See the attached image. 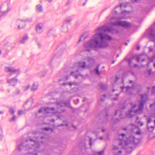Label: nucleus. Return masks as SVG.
<instances>
[{
	"mask_svg": "<svg viewBox=\"0 0 155 155\" xmlns=\"http://www.w3.org/2000/svg\"><path fill=\"white\" fill-rule=\"evenodd\" d=\"M126 7L124 4H120V6H117L114 9H113L111 13L114 16L117 15L120 12L122 7Z\"/></svg>",
	"mask_w": 155,
	"mask_h": 155,
	"instance_id": "obj_12",
	"label": "nucleus"
},
{
	"mask_svg": "<svg viewBox=\"0 0 155 155\" xmlns=\"http://www.w3.org/2000/svg\"><path fill=\"white\" fill-rule=\"evenodd\" d=\"M60 51H58L57 53V54H60V55H61V54H60Z\"/></svg>",
	"mask_w": 155,
	"mask_h": 155,
	"instance_id": "obj_57",
	"label": "nucleus"
},
{
	"mask_svg": "<svg viewBox=\"0 0 155 155\" xmlns=\"http://www.w3.org/2000/svg\"><path fill=\"white\" fill-rule=\"evenodd\" d=\"M43 129L45 131H50L51 132H52L53 131V129L49 127H45L43 128Z\"/></svg>",
	"mask_w": 155,
	"mask_h": 155,
	"instance_id": "obj_29",
	"label": "nucleus"
},
{
	"mask_svg": "<svg viewBox=\"0 0 155 155\" xmlns=\"http://www.w3.org/2000/svg\"><path fill=\"white\" fill-rule=\"evenodd\" d=\"M128 61H129V64L130 66H131V64L132 63V60L131 59H129Z\"/></svg>",
	"mask_w": 155,
	"mask_h": 155,
	"instance_id": "obj_43",
	"label": "nucleus"
},
{
	"mask_svg": "<svg viewBox=\"0 0 155 155\" xmlns=\"http://www.w3.org/2000/svg\"><path fill=\"white\" fill-rule=\"evenodd\" d=\"M131 11H127L124 10L121 12V16L120 17H111L110 15L107 19L110 20V24L112 25L121 26L125 28H128L131 26V24L128 22L120 21L121 19L127 18L130 17V15L132 13Z\"/></svg>",
	"mask_w": 155,
	"mask_h": 155,
	"instance_id": "obj_3",
	"label": "nucleus"
},
{
	"mask_svg": "<svg viewBox=\"0 0 155 155\" xmlns=\"http://www.w3.org/2000/svg\"><path fill=\"white\" fill-rule=\"evenodd\" d=\"M3 113V111H0V114H2Z\"/></svg>",
	"mask_w": 155,
	"mask_h": 155,
	"instance_id": "obj_61",
	"label": "nucleus"
},
{
	"mask_svg": "<svg viewBox=\"0 0 155 155\" xmlns=\"http://www.w3.org/2000/svg\"><path fill=\"white\" fill-rule=\"evenodd\" d=\"M38 84L37 83H34L31 88V90L33 91H35L38 88Z\"/></svg>",
	"mask_w": 155,
	"mask_h": 155,
	"instance_id": "obj_21",
	"label": "nucleus"
},
{
	"mask_svg": "<svg viewBox=\"0 0 155 155\" xmlns=\"http://www.w3.org/2000/svg\"><path fill=\"white\" fill-rule=\"evenodd\" d=\"M2 128L0 127V140L2 137Z\"/></svg>",
	"mask_w": 155,
	"mask_h": 155,
	"instance_id": "obj_32",
	"label": "nucleus"
},
{
	"mask_svg": "<svg viewBox=\"0 0 155 155\" xmlns=\"http://www.w3.org/2000/svg\"><path fill=\"white\" fill-rule=\"evenodd\" d=\"M104 152V150H103L99 152H96L94 153V155H103Z\"/></svg>",
	"mask_w": 155,
	"mask_h": 155,
	"instance_id": "obj_26",
	"label": "nucleus"
},
{
	"mask_svg": "<svg viewBox=\"0 0 155 155\" xmlns=\"http://www.w3.org/2000/svg\"><path fill=\"white\" fill-rule=\"evenodd\" d=\"M119 95V94H116V95L117 97Z\"/></svg>",
	"mask_w": 155,
	"mask_h": 155,
	"instance_id": "obj_59",
	"label": "nucleus"
},
{
	"mask_svg": "<svg viewBox=\"0 0 155 155\" xmlns=\"http://www.w3.org/2000/svg\"><path fill=\"white\" fill-rule=\"evenodd\" d=\"M40 139H43L44 140H46V136H45V137H40Z\"/></svg>",
	"mask_w": 155,
	"mask_h": 155,
	"instance_id": "obj_41",
	"label": "nucleus"
},
{
	"mask_svg": "<svg viewBox=\"0 0 155 155\" xmlns=\"http://www.w3.org/2000/svg\"><path fill=\"white\" fill-rule=\"evenodd\" d=\"M99 64L97 65L94 70L96 74L98 76H100V73L99 70Z\"/></svg>",
	"mask_w": 155,
	"mask_h": 155,
	"instance_id": "obj_24",
	"label": "nucleus"
},
{
	"mask_svg": "<svg viewBox=\"0 0 155 155\" xmlns=\"http://www.w3.org/2000/svg\"><path fill=\"white\" fill-rule=\"evenodd\" d=\"M9 111L10 113L13 115L15 112V110L13 108H11L10 109Z\"/></svg>",
	"mask_w": 155,
	"mask_h": 155,
	"instance_id": "obj_30",
	"label": "nucleus"
},
{
	"mask_svg": "<svg viewBox=\"0 0 155 155\" xmlns=\"http://www.w3.org/2000/svg\"><path fill=\"white\" fill-rule=\"evenodd\" d=\"M15 117L16 116H14L9 121L10 122H12L14 121L15 120Z\"/></svg>",
	"mask_w": 155,
	"mask_h": 155,
	"instance_id": "obj_31",
	"label": "nucleus"
},
{
	"mask_svg": "<svg viewBox=\"0 0 155 155\" xmlns=\"http://www.w3.org/2000/svg\"><path fill=\"white\" fill-rule=\"evenodd\" d=\"M140 56H137V57L136 61H137V62H138L140 60Z\"/></svg>",
	"mask_w": 155,
	"mask_h": 155,
	"instance_id": "obj_39",
	"label": "nucleus"
},
{
	"mask_svg": "<svg viewBox=\"0 0 155 155\" xmlns=\"http://www.w3.org/2000/svg\"><path fill=\"white\" fill-rule=\"evenodd\" d=\"M103 97H104V98H105L106 97V95L105 94H104Z\"/></svg>",
	"mask_w": 155,
	"mask_h": 155,
	"instance_id": "obj_56",
	"label": "nucleus"
},
{
	"mask_svg": "<svg viewBox=\"0 0 155 155\" xmlns=\"http://www.w3.org/2000/svg\"><path fill=\"white\" fill-rule=\"evenodd\" d=\"M112 119V117L111 116H109L108 115V114L106 113V116H105V121H107L108 120H110Z\"/></svg>",
	"mask_w": 155,
	"mask_h": 155,
	"instance_id": "obj_23",
	"label": "nucleus"
},
{
	"mask_svg": "<svg viewBox=\"0 0 155 155\" xmlns=\"http://www.w3.org/2000/svg\"><path fill=\"white\" fill-rule=\"evenodd\" d=\"M30 101V102L32 104V103L33 101V99L32 98H31L30 99H29V101H28V102L29 101Z\"/></svg>",
	"mask_w": 155,
	"mask_h": 155,
	"instance_id": "obj_46",
	"label": "nucleus"
},
{
	"mask_svg": "<svg viewBox=\"0 0 155 155\" xmlns=\"http://www.w3.org/2000/svg\"><path fill=\"white\" fill-rule=\"evenodd\" d=\"M100 130H102V131L103 132H104L105 131V130L103 129H101Z\"/></svg>",
	"mask_w": 155,
	"mask_h": 155,
	"instance_id": "obj_55",
	"label": "nucleus"
},
{
	"mask_svg": "<svg viewBox=\"0 0 155 155\" xmlns=\"http://www.w3.org/2000/svg\"><path fill=\"white\" fill-rule=\"evenodd\" d=\"M129 127L130 128L129 130H128L127 127L124 128L123 129V130L126 131H127V130H128L129 131V133L126 135L124 134L125 136L124 137V139L127 138V135H131V136L134 137V140H135V139H138L140 140V141L138 142L137 143L135 144L133 143V145L134 144L137 145L140 142L141 140L139 138H136L134 135L136 134L137 135H140L142 133L140 129L138 126H135L133 124H131V125H129Z\"/></svg>",
	"mask_w": 155,
	"mask_h": 155,
	"instance_id": "obj_7",
	"label": "nucleus"
},
{
	"mask_svg": "<svg viewBox=\"0 0 155 155\" xmlns=\"http://www.w3.org/2000/svg\"><path fill=\"white\" fill-rule=\"evenodd\" d=\"M76 64L78 65V69H77L76 71H72L71 73V75L74 76L76 78H77L79 76L81 75L80 74L78 73L77 74V73L79 72V70H80L81 68H85L86 63L85 62H79Z\"/></svg>",
	"mask_w": 155,
	"mask_h": 155,
	"instance_id": "obj_10",
	"label": "nucleus"
},
{
	"mask_svg": "<svg viewBox=\"0 0 155 155\" xmlns=\"http://www.w3.org/2000/svg\"><path fill=\"white\" fill-rule=\"evenodd\" d=\"M71 21V19L69 18L67 19L66 20V22H68V23H69Z\"/></svg>",
	"mask_w": 155,
	"mask_h": 155,
	"instance_id": "obj_45",
	"label": "nucleus"
},
{
	"mask_svg": "<svg viewBox=\"0 0 155 155\" xmlns=\"http://www.w3.org/2000/svg\"><path fill=\"white\" fill-rule=\"evenodd\" d=\"M86 98H84L83 99V102H84V101H86Z\"/></svg>",
	"mask_w": 155,
	"mask_h": 155,
	"instance_id": "obj_53",
	"label": "nucleus"
},
{
	"mask_svg": "<svg viewBox=\"0 0 155 155\" xmlns=\"http://www.w3.org/2000/svg\"><path fill=\"white\" fill-rule=\"evenodd\" d=\"M119 121V119H118V118L116 119L114 121V124H116L117 123V122H118Z\"/></svg>",
	"mask_w": 155,
	"mask_h": 155,
	"instance_id": "obj_36",
	"label": "nucleus"
},
{
	"mask_svg": "<svg viewBox=\"0 0 155 155\" xmlns=\"http://www.w3.org/2000/svg\"><path fill=\"white\" fill-rule=\"evenodd\" d=\"M23 113V111L22 110L19 111L18 112V114L19 115H21Z\"/></svg>",
	"mask_w": 155,
	"mask_h": 155,
	"instance_id": "obj_42",
	"label": "nucleus"
},
{
	"mask_svg": "<svg viewBox=\"0 0 155 155\" xmlns=\"http://www.w3.org/2000/svg\"><path fill=\"white\" fill-rule=\"evenodd\" d=\"M124 134H118L117 138L119 147L113 146V153L114 155H120L122 153L121 148L127 149L128 151H130L133 147V144L137 143L140 141L138 139L134 140V137L127 135V138L124 139Z\"/></svg>",
	"mask_w": 155,
	"mask_h": 155,
	"instance_id": "obj_2",
	"label": "nucleus"
},
{
	"mask_svg": "<svg viewBox=\"0 0 155 155\" xmlns=\"http://www.w3.org/2000/svg\"><path fill=\"white\" fill-rule=\"evenodd\" d=\"M147 32L149 35L150 41L153 42L155 46V22L147 30Z\"/></svg>",
	"mask_w": 155,
	"mask_h": 155,
	"instance_id": "obj_9",
	"label": "nucleus"
},
{
	"mask_svg": "<svg viewBox=\"0 0 155 155\" xmlns=\"http://www.w3.org/2000/svg\"><path fill=\"white\" fill-rule=\"evenodd\" d=\"M5 71L6 72L8 73L10 75L15 74L16 76H17L20 72L19 69H15L13 68L9 67H6Z\"/></svg>",
	"mask_w": 155,
	"mask_h": 155,
	"instance_id": "obj_11",
	"label": "nucleus"
},
{
	"mask_svg": "<svg viewBox=\"0 0 155 155\" xmlns=\"http://www.w3.org/2000/svg\"><path fill=\"white\" fill-rule=\"evenodd\" d=\"M154 60H155V55L152 57L151 61H154ZM154 66L155 67V63L154 64Z\"/></svg>",
	"mask_w": 155,
	"mask_h": 155,
	"instance_id": "obj_38",
	"label": "nucleus"
},
{
	"mask_svg": "<svg viewBox=\"0 0 155 155\" xmlns=\"http://www.w3.org/2000/svg\"><path fill=\"white\" fill-rule=\"evenodd\" d=\"M16 24L18 25V28L19 29L23 28L25 27V21L20 19H18L17 20Z\"/></svg>",
	"mask_w": 155,
	"mask_h": 155,
	"instance_id": "obj_14",
	"label": "nucleus"
},
{
	"mask_svg": "<svg viewBox=\"0 0 155 155\" xmlns=\"http://www.w3.org/2000/svg\"><path fill=\"white\" fill-rule=\"evenodd\" d=\"M84 39L85 38L84 36L82 35L81 36L80 38L79 39L78 42H79L81 41L84 40Z\"/></svg>",
	"mask_w": 155,
	"mask_h": 155,
	"instance_id": "obj_34",
	"label": "nucleus"
},
{
	"mask_svg": "<svg viewBox=\"0 0 155 155\" xmlns=\"http://www.w3.org/2000/svg\"><path fill=\"white\" fill-rule=\"evenodd\" d=\"M49 2H51L52 0H48Z\"/></svg>",
	"mask_w": 155,
	"mask_h": 155,
	"instance_id": "obj_62",
	"label": "nucleus"
},
{
	"mask_svg": "<svg viewBox=\"0 0 155 155\" xmlns=\"http://www.w3.org/2000/svg\"><path fill=\"white\" fill-rule=\"evenodd\" d=\"M88 62L89 64L93 63L94 62V60L93 58L87 57L85 59Z\"/></svg>",
	"mask_w": 155,
	"mask_h": 155,
	"instance_id": "obj_20",
	"label": "nucleus"
},
{
	"mask_svg": "<svg viewBox=\"0 0 155 155\" xmlns=\"http://www.w3.org/2000/svg\"><path fill=\"white\" fill-rule=\"evenodd\" d=\"M40 138H38L36 140H33L31 139L26 140L25 141H22L19 143H17V149L19 150H21L25 147L28 150L32 149L34 150V152H30L24 155L32 154L38 151V149L40 146V142L43 143V141L39 140Z\"/></svg>",
	"mask_w": 155,
	"mask_h": 155,
	"instance_id": "obj_4",
	"label": "nucleus"
},
{
	"mask_svg": "<svg viewBox=\"0 0 155 155\" xmlns=\"http://www.w3.org/2000/svg\"><path fill=\"white\" fill-rule=\"evenodd\" d=\"M61 31L64 33L67 32L68 30L67 25L66 23H64L63 24L61 28Z\"/></svg>",
	"mask_w": 155,
	"mask_h": 155,
	"instance_id": "obj_17",
	"label": "nucleus"
},
{
	"mask_svg": "<svg viewBox=\"0 0 155 155\" xmlns=\"http://www.w3.org/2000/svg\"><path fill=\"white\" fill-rule=\"evenodd\" d=\"M112 99L113 100H117V97H114V98H112Z\"/></svg>",
	"mask_w": 155,
	"mask_h": 155,
	"instance_id": "obj_48",
	"label": "nucleus"
},
{
	"mask_svg": "<svg viewBox=\"0 0 155 155\" xmlns=\"http://www.w3.org/2000/svg\"><path fill=\"white\" fill-rule=\"evenodd\" d=\"M129 83H133V81L132 80H130L129 81Z\"/></svg>",
	"mask_w": 155,
	"mask_h": 155,
	"instance_id": "obj_54",
	"label": "nucleus"
},
{
	"mask_svg": "<svg viewBox=\"0 0 155 155\" xmlns=\"http://www.w3.org/2000/svg\"><path fill=\"white\" fill-rule=\"evenodd\" d=\"M69 103V101L65 102L64 101H61L58 102L56 103L57 108L55 109L53 107L50 108L49 107H42L39 111V113H44L45 114L51 113L55 114L56 113H61L64 111L63 107L64 106H68Z\"/></svg>",
	"mask_w": 155,
	"mask_h": 155,
	"instance_id": "obj_6",
	"label": "nucleus"
},
{
	"mask_svg": "<svg viewBox=\"0 0 155 155\" xmlns=\"http://www.w3.org/2000/svg\"><path fill=\"white\" fill-rule=\"evenodd\" d=\"M154 124H155V125L154 126H151L150 127H149L148 126V124L149 123L147 124V130H148V131H149L151 132L154 129V128H155V120H154Z\"/></svg>",
	"mask_w": 155,
	"mask_h": 155,
	"instance_id": "obj_18",
	"label": "nucleus"
},
{
	"mask_svg": "<svg viewBox=\"0 0 155 155\" xmlns=\"http://www.w3.org/2000/svg\"><path fill=\"white\" fill-rule=\"evenodd\" d=\"M44 25L42 23H38L35 27L36 31L37 33L41 34L42 32L43 31Z\"/></svg>",
	"mask_w": 155,
	"mask_h": 155,
	"instance_id": "obj_13",
	"label": "nucleus"
},
{
	"mask_svg": "<svg viewBox=\"0 0 155 155\" xmlns=\"http://www.w3.org/2000/svg\"><path fill=\"white\" fill-rule=\"evenodd\" d=\"M136 122L140 126H142L143 125V123L141 122L139 120V117H137Z\"/></svg>",
	"mask_w": 155,
	"mask_h": 155,
	"instance_id": "obj_25",
	"label": "nucleus"
},
{
	"mask_svg": "<svg viewBox=\"0 0 155 155\" xmlns=\"http://www.w3.org/2000/svg\"><path fill=\"white\" fill-rule=\"evenodd\" d=\"M118 112H119V113H120V114H119L120 117V118H123L124 117H122L121 116L122 114L121 111L119 110H116L115 113V115H116Z\"/></svg>",
	"mask_w": 155,
	"mask_h": 155,
	"instance_id": "obj_28",
	"label": "nucleus"
},
{
	"mask_svg": "<svg viewBox=\"0 0 155 155\" xmlns=\"http://www.w3.org/2000/svg\"><path fill=\"white\" fill-rule=\"evenodd\" d=\"M141 0H131L132 2L133 3L138 2H139Z\"/></svg>",
	"mask_w": 155,
	"mask_h": 155,
	"instance_id": "obj_40",
	"label": "nucleus"
},
{
	"mask_svg": "<svg viewBox=\"0 0 155 155\" xmlns=\"http://www.w3.org/2000/svg\"><path fill=\"white\" fill-rule=\"evenodd\" d=\"M152 92L153 94H155V86H153L152 88Z\"/></svg>",
	"mask_w": 155,
	"mask_h": 155,
	"instance_id": "obj_35",
	"label": "nucleus"
},
{
	"mask_svg": "<svg viewBox=\"0 0 155 155\" xmlns=\"http://www.w3.org/2000/svg\"><path fill=\"white\" fill-rule=\"evenodd\" d=\"M137 66V64H134V67H136Z\"/></svg>",
	"mask_w": 155,
	"mask_h": 155,
	"instance_id": "obj_52",
	"label": "nucleus"
},
{
	"mask_svg": "<svg viewBox=\"0 0 155 155\" xmlns=\"http://www.w3.org/2000/svg\"><path fill=\"white\" fill-rule=\"evenodd\" d=\"M36 10L37 12H42L43 8L42 6L40 4L37 5L36 6Z\"/></svg>",
	"mask_w": 155,
	"mask_h": 155,
	"instance_id": "obj_19",
	"label": "nucleus"
},
{
	"mask_svg": "<svg viewBox=\"0 0 155 155\" xmlns=\"http://www.w3.org/2000/svg\"><path fill=\"white\" fill-rule=\"evenodd\" d=\"M121 88L122 91L130 94H133L132 91H135L136 92H138L140 86L135 83H134L133 85L131 87L129 86H123L121 87Z\"/></svg>",
	"mask_w": 155,
	"mask_h": 155,
	"instance_id": "obj_8",
	"label": "nucleus"
},
{
	"mask_svg": "<svg viewBox=\"0 0 155 155\" xmlns=\"http://www.w3.org/2000/svg\"><path fill=\"white\" fill-rule=\"evenodd\" d=\"M116 78L117 80H118L119 79V78L117 76L116 77Z\"/></svg>",
	"mask_w": 155,
	"mask_h": 155,
	"instance_id": "obj_58",
	"label": "nucleus"
},
{
	"mask_svg": "<svg viewBox=\"0 0 155 155\" xmlns=\"http://www.w3.org/2000/svg\"><path fill=\"white\" fill-rule=\"evenodd\" d=\"M144 60V59H142V61H143Z\"/></svg>",
	"mask_w": 155,
	"mask_h": 155,
	"instance_id": "obj_64",
	"label": "nucleus"
},
{
	"mask_svg": "<svg viewBox=\"0 0 155 155\" xmlns=\"http://www.w3.org/2000/svg\"><path fill=\"white\" fill-rule=\"evenodd\" d=\"M125 44L126 45V46H127V45L128 44H127V43H125Z\"/></svg>",
	"mask_w": 155,
	"mask_h": 155,
	"instance_id": "obj_63",
	"label": "nucleus"
},
{
	"mask_svg": "<svg viewBox=\"0 0 155 155\" xmlns=\"http://www.w3.org/2000/svg\"><path fill=\"white\" fill-rule=\"evenodd\" d=\"M28 39V37L27 35H25L23 37V38L20 41V42L21 43H24L25 42L27 41Z\"/></svg>",
	"mask_w": 155,
	"mask_h": 155,
	"instance_id": "obj_22",
	"label": "nucleus"
},
{
	"mask_svg": "<svg viewBox=\"0 0 155 155\" xmlns=\"http://www.w3.org/2000/svg\"><path fill=\"white\" fill-rule=\"evenodd\" d=\"M8 12V11L7 10L6 11H5V12H3V15H5V13H7Z\"/></svg>",
	"mask_w": 155,
	"mask_h": 155,
	"instance_id": "obj_50",
	"label": "nucleus"
},
{
	"mask_svg": "<svg viewBox=\"0 0 155 155\" xmlns=\"http://www.w3.org/2000/svg\"><path fill=\"white\" fill-rule=\"evenodd\" d=\"M100 139V140H102L103 139V138L102 137H101Z\"/></svg>",
	"mask_w": 155,
	"mask_h": 155,
	"instance_id": "obj_60",
	"label": "nucleus"
},
{
	"mask_svg": "<svg viewBox=\"0 0 155 155\" xmlns=\"http://www.w3.org/2000/svg\"><path fill=\"white\" fill-rule=\"evenodd\" d=\"M141 100L139 102L138 108L136 109L137 107L136 104L132 106V109L129 110L128 112L126 114L127 117H131L135 114H140L143 113L144 105L147 100L148 95L146 93H144L141 95ZM131 105L132 106V103H131Z\"/></svg>",
	"mask_w": 155,
	"mask_h": 155,
	"instance_id": "obj_5",
	"label": "nucleus"
},
{
	"mask_svg": "<svg viewBox=\"0 0 155 155\" xmlns=\"http://www.w3.org/2000/svg\"><path fill=\"white\" fill-rule=\"evenodd\" d=\"M140 47L139 46H137L136 48V49L137 50H139L140 49Z\"/></svg>",
	"mask_w": 155,
	"mask_h": 155,
	"instance_id": "obj_47",
	"label": "nucleus"
},
{
	"mask_svg": "<svg viewBox=\"0 0 155 155\" xmlns=\"http://www.w3.org/2000/svg\"><path fill=\"white\" fill-rule=\"evenodd\" d=\"M113 31L114 29L112 26L104 25L99 28L96 30L97 32L92 38L84 44V48L87 51H89L92 48L97 51L99 48L107 47L108 46V41L111 40V37L105 32H110Z\"/></svg>",
	"mask_w": 155,
	"mask_h": 155,
	"instance_id": "obj_1",
	"label": "nucleus"
},
{
	"mask_svg": "<svg viewBox=\"0 0 155 155\" xmlns=\"http://www.w3.org/2000/svg\"><path fill=\"white\" fill-rule=\"evenodd\" d=\"M63 85H65L67 84H68L70 86H72L73 85L75 86V87H74L73 88V90L74 91L76 92L78 91V89L76 87L78 85V83L76 82H69L68 83H63Z\"/></svg>",
	"mask_w": 155,
	"mask_h": 155,
	"instance_id": "obj_15",
	"label": "nucleus"
},
{
	"mask_svg": "<svg viewBox=\"0 0 155 155\" xmlns=\"http://www.w3.org/2000/svg\"><path fill=\"white\" fill-rule=\"evenodd\" d=\"M30 87V86L29 85L26 86L24 87V90L25 91H27L29 88Z\"/></svg>",
	"mask_w": 155,
	"mask_h": 155,
	"instance_id": "obj_33",
	"label": "nucleus"
},
{
	"mask_svg": "<svg viewBox=\"0 0 155 155\" xmlns=\"http://www.w3.org/2000/svg\"><path fill=\"white\" fill-rule=\"evenodd\" d=\"M17 81V79L15 78L7 80L8 83L12 86H14L16 84Z\"/></svg>",
	"mask_w": 155,
	"mask_h": 155,
	"instance_id": "obj_16",
	"label": "nucleus"
},
{
	"mask_svg": "<svg viewBox=\"0 0 155 155\" xmlns=\"http://www.w3.org/2000/svg\"><path fill=\"white\" fill-rule=\"evenodd\" d=\"M149 50L150 52H152L153 51V49L151 47H149Z\"/></svg>",
	"mask_w": 155,
	"mask_h": 155,
	"instance_id": "obj_44",
	"label": "nucleus"
},
{
	"mask_svg": "<svg viewBox=\"0 0 155 155\" xmlns=\"http://www.w3.org/2000/svg\"><path fill=\"white\" fill-rule=\"evenodd\" d=\"M92 139L91 138H89V144H90V147H91V146L92 145Z\"/></svg>",
	"mask_w": 155,
	"mask_h": 155,
	"instance_id": "obj_37",
	"label": "nucleus"
},
{
	"mask_svg": "<svg viewBox=\"0 0 155 155\" xmlns=\"http://www.w3.org/2000/svg\"><path fill=\"white\" fill-rule=\"evenodd\" d=\"M100 88L102 90H105L107 88V86L103 84H101L100 85Z\"/></svg>",
	"mask_w": 155,
	"mask_h": 155,
	"instance_id": "obj_27",
	"label": "nucleus"
},
{
	"mask_svg": "<svg viewBox=\"0 0 155 155\" xmlns=\"http://www.w3.org/2000/svg\"><path fill=\"white\" fill-rule=\"evenodd\" d=\"M151 70L150 69L148 71V74H149V75L150 74V73H151Z\"/></svg>",
	"mask_w": 155,
	"mask_h": 155,
	"instance_id": "obj_49",
	"label": "nucleus"
},
{
	"mask_svg": "<svg viewBox=\"0 0 155 155\" xmlns=\"http://www.w3.org/2000/svg\"><path fill=\"white\" fill-rule=\"evenodd\" d=\"M101 101H103L104 100V98H101Z\"/></svg>",
	"mask_w": 155,
	"mask_h": 155,
	"instance_id": "obj_51",
	"label": "nucleus"
}]
</instances>
